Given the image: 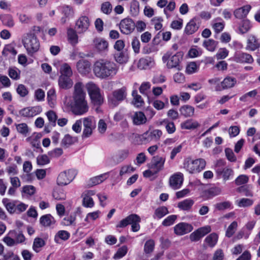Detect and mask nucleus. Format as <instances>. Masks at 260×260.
I'll return each instance as SVG.
<instances>
[{
  "label": "nucleus",
  "instance_id": "obj_61",
  "mask_svg": "<svg viewBox=\"0 0 260 260\" xmlns=\"http://www.w3.org/2000/svg\"><path fill=\"white\" fill-rule=\"evenodd\" d=\"M16 129L17 131L21 134L26 136L29 132V128L27 125L25 123H22L16 125Z\"/></svg>",
  "mask_w": 260,
  "mask_h": 260
},
{
  "label": "nucleus",
  "instance_id": "obj_27",
  "mask_svg": "<svg viewBox=\"0 0 260 260\" xmlns=\"http://www.w3.org/2000/svg\"><path fill=\"white\" fill-rule=\"evenodd\" d=\"M135 125H141L146 123L147 118L142 112H136L132 117Z\"/></svg>",
  "mask_w": 260,
  "mask_h": 260
},
{
  "label": "nucleus",
  "instance_id": "obj_42",
  "mask_svg": "<svg viewBox=\"0 0 260 260\" xmlns=\"http://www.w3.org/2000/svg\"><path fill=\"white\" fill-rule=\"evenodd\" d=\"M137 218L136 216V214H133L131 215H129V216H127L125 218L121 220L119 223L116 225V228H123L126 227L128 224H131V221L133 220H135L136 218Z\"/></svg>",
  "mask_w": 260,
  "mask_h": 260
},
{
  "label": "nucleus",
  "instance_id": "obj_10",
  "mask_svg": "<svg viewBox=\"0 0 260 260\" xmlns=\"http://www.w3.org/2000/svg\"><path fill=\"white\" fill-rule=\"evenodd\" d=\"M76 172L73 170H69L61 172L57 179L58 185L63 186L69 184L75 177Z\"/></svg>",
  "mask_w": 260,
  "mask_h": 260
},
{
  "label": "nucleus",
  "instance_id": "obj_17",
  "mask_svg": "<svg viewBox=\"0 0 260 260\" xmlns=\"http://www.w3.org/2000/svg\"><path fill=\"white\" fill-rule=\"evenodd\" d=\"M183 176L181 173H177L171 176L169 179L170 186L174 189H178L181 186Z\"/></svg>",
  "mask_w": 260,
  "mask_h": 260
},
{
  "label": "nucleus",
  "instance_id": "obj_24",
  "mask_svg": "<svg viewBox=\"0 0 260 260\" xmlns=\"http://www.w3.org/2000/svg\"><path fill=\"white\" fill-rule=\"evenodd\" d=\"M62 13L63 16L61 18L60 21L62 24H64L70 18L74 16L73 9L69 6H65L62 7Z\"/></svg>",
  "mask_w": 260,
  "mask_h": 260
},
{
  "label": "nucleus",
  "instance_id": "obj_51",
  "mask_svg": "<svg viewBox=\"0 0 260 260\" xmlns=\"http://www.w3.org/2000/svg\"><path fill=\"white\" fill-rule=\"evenodd\" d=\"M161 124L165 126L166 131L169 134H173L176 131V127L174 123L172 121H169L168 119H164Z\"/></svg>",
  "mask_w": 260,
  "mask_h": 260
},
{
  "label": "nucleus",
  "instance_id": "obj_50",
  "mask_svg": "<svg viewBox=\"0 0 260 260\" xmlns=\"http://www.w3.org/2000/svg\"><path fill=\"white\" fill-rule=\"evenodd\" d=\"M130 12L133 16H136L139 14L140 12V4L138 1L134 0L131 2Z\"/></svg>",
  "mask_w": 260,
  "mask_h": 260
},
{
  "label": "nucleus",
  "instance_id": "obj_52",
  "mask_svg": "<svg viewBox=\"0 0 260 260\" xmlns=\"http://www.w3.org/2000/svg\"><path fill=\"white\" fill-rule=\"evenodd\" d=\"M39 138L40 137H38V135H33L31 136L28 137L26 140L27 142H29L32 147L41 149L40 143L38 140Z\"/></svg>",
  "mask_w": 260,
  "mask_h": 260
},
{
  "label": "nucleus",
  "instance_id": "obj_57",
  "mask_svg": "<svg viewBox=\"0 0 260 260\" xmlns=\"http://www.w3.org/2000/svg\"><path fill=\"white\" fill-rule=\"evenodd\" d=\"M56 99L55 91L53 89H51L47 92V100L50 107H53L55 104Z\"/></svg>",
  "mask_w": 260,
  "mask_h": 260
},
{
  "label": "nucleus",
  "instance_id": "obj_40",
  "mask_svg": "<svg viewBox=\"0 0 260 260\" xmlns=\"http://www.w3.org/2000/svg\"><path fill=\"white\" fill-rule=\"evenodd\" d=\"M218 238V235L216 233H212L205 238L204 241L208 246L213 247L217 242Z\"/></svg>",
  "mask_w": 260,
  "mask_h": 260
},
{
  "label": "nucleus",
  "instance_id": "obj_12",
  "mask_svg": "<svg viewBox=\"0 0 260 260\" xmlns=\"http://www.w3.org/2000/svg\"><path fill=\"white\" fill-rule=\"evenodd\" d=\"M165 161L166 157L165 156H154L148 165V168L150 169H153L155 172L158 173L164 170Z\"/></svg>",
  "mask_w": 260,
  "mask_h": 260
},
{
  "label": "nucleus",
  "instance_id": "obj_58",
  "mask_svg": "<svg viewBox=\"0 0 260 260\" xmlns=\"http://www.w3.org/2000/svg\"><path fill=\"white\" fill-rule=\"evenodd\" d=\"M238 226L237 222L236 221H233L231 223V224L228 226L225 236L229 238L231 237L233 234L235 233L237 228Z\"/></svg>",
  "mask_w": 260,
  "mask_h": 260
},
{
  "label": "nucleus",
  "instance_id": "obj_20",
  "mask_svg": "<svg viewBox=\"0 0 260 260\" xmlns=\"http://www.w3.org/2000/svg\"><path fill=\"white\" fill-rule=\"evenodd\" d=\"M199 28L197 24V20L194 18L190 20L186 24L184 29V34L187 35H190L196 32Z\"/></svg>",
  "mask_w": 260,
  "mask_h": 260
},
{
  "label": "nucleus",
  "instance_id": "obj_53",
  "mask_svg": "<svg viewBox=\"0 0 260 260\" xmlns=\"http://www.w3.org/2000/svg\"><path fill=\"white\" fill-rule=\"evenodd\" d=\"M132 96H133V103L137 107H140L144 104V101L141 95L138 94L137 90H133L132 92Z\"/></svg>",
  "mask_w": 260,
  "mask_h": 260
},
{
  "label": "nucleus",
  "instance_id": "obj_60",
  "mask_svg": "<svg viewBox=\"0 0 260 260\" xmlns=\"http://www.w3.org/2000/svg\"><path fill=\"white\" fill-rule=\"evenodd\" d=\"M163 19L161 17H154L151 19V23L156 30H160L162 27Z\"/></svg>",
  "mask_w": 260,
  "mask_h": 260
},
{
  "label": "nucleus",
  "instance_id": "obj_43",
  "mask_svg": "<svg viewBox=\"0 0 260 260\" xmlns=\"http://www.w3.org/2000/svg\"><path fill=\"white\" fill-rule=\"evenodd\" d=\"M2 203L7 211L10 213H13L15 211L16 207L14 202L11 201L8 198H4L2 200Z\"/></svg>",
  "mask_w": 260,
  "mask_h": 260
},
{
  "label": "nucleus",
  "instance_id": "obj_55",
  "mask_svg": "<svg viewBox=\"0 0 260 260\" xmlns=\"http://www.w3.org/2000/svg\"><path fill=\"white\" fill-rule=\"evenodd\" d=\"M236 203L239 207H247L251 206L253 203V201L249 199L242 198L237 200Z\"/></svg>",
  "mask_w": 260,
  "mask_h": 260
},
{
  "label": "nucleus",
  "instance_id": "obj_22",
  "mask_svg": "<svg viewBox=\"0 0 260 260\" xmlns=\"http://www.w3.org/2000/svg\"><path fill=\"white\" fill-rule=\"evenodd\" d=\"M259 47L260 44L258 43V40L256 39L255 37L253 35L249 36L247 39L246 49L247 50L253 51L259 48Z\"/></svg>",
  "mask_w": 260,
  "mask_h": 260
},
{
  "label": "nucleus",
  "instance_id": "obj_59",
  "mask_svg": "<svg viewBox=\"0 0 260 260\" xmlns=\"http://www.w3.org/2000/svg\"><path fill=\"white\" fill-rule=\"evenodd\" d=\"M101 10L103 13L109 15L112 12V6L109 2H105L102 4Z\"/></svg>",
  "mask_w": 260,
  "mask_h": 260
},
{
  "label": "nucleus",
  "instance_id": "obj_45",
  "mask_svg": "<svg viewBox=\"0 0 260 260\" xmlns=\"http://www.w3.org/2000/svg\"><path fill=\"white\" fill-rule=\"evenodd\" d=\"M168 213V208L165 206H161L155 210L153 218L160 219Z\"/></svg>",
  "mask_w": 260,
  "mask_h": 260
},
{
  "label": "nucleus",
  "instance_id": "obj_2",
  "mask_svg": "<svg viewBox=\"0 0 260 260\" xmlns=\"http://www.w3.org/2000/svg\"><path fill=\"white\" fill-rule=\"evenodd\" d=\"M118 69V66L114 62L107 59H100L94 62L93 71L96 77L105 79L115 76Z\"/></svg>",
  "mask_w": 260,
  "mask_h": 260
},
{
  "label": "nucleus",
  "instance_id": "obj_49",
  "mask_svg": "<svg viewBox=\"0 0 260 260\" xmlns=\"http://www.w3.org/2000/svg\"><path fill=\"white\" fill-rule=\"evenodd\" d=\"M76 218V214L75 213L71 214L70 215L65 217L62 221V224L66 226H69L75 224Z\"/></svg>",
  "mask_w": 260,
  "mask_h": 260
},
{
  "label": "nucleus",
  "instance_id": "obj_13",
  "mask_svg": "<svg viewBox=\"0 0 260 260\" xmlns=\"http://www.w3.org/2000/svg\"><path fill=\"white\" fill-rule=\"evenodd\" d=\"M135 27V23L130 18H125L122 20L119 24L121 32L125 35L131 34L134 30Z\"/></svg>",
  "mask_w": 260,
  "mask_h": 260
},
{
  "label": "nucleus",
  "instance_id": "obj_4",
  "mask_svg": "<svg viewBox=\"0 0 260 260\" xmlns=\"http://www.w3.org/2000/svg\"><path fill=\"white\" fill-rule=\"evenodd\" d=\"M206 162L203 158H198L191 160L186 158L183 163V167L189 174H196L204 170L206 167Z\"/></svg>",
  "mask_w": 260,
  "mask_h": 260
},
{
  "label": "nucleus",
  "instance_id": "obj_54",
  "mask_svg": "<svg viewBox=\"0 0 260 260\" xmlns=\"http://www.w3.org/2000/svg\"><path fill=\"white\" fill-rule=\"evenodd\" d=\"M155 242L152 239H150L147 241L144 245V251L146 254H149L151 253L154 248Z\"/></svg>",
  "mask_w": 260,
  "mask_h": 260
},
{
  "label": "nucleus",
  "instance_id": "obj_30",
  "mask_svg": "<svg viewBox=\"0 0 260 260\" xmlns=\"http://www.w3.org/2000/svg\"><path fill=\"white\" fill-rule=\"evenodd\" d=\"M154 61L151 57L142 58L138 63V67L140 69H146L152 67Z\"/></svg>",
  "mask_w": 260,
  "mask_h": 260
},
{
  "label": "nucleus",
  "instance_id": "obj_7",
  "mask_svg": "<svg viewBox=\"0 0 260 260\" xmlns=\"http://www.w3.org/2000/svg\"><path fill=\"white\" fill-rule=\"evenodd\" d=\"M172 53L167 52L162 58V61L166 62L168 61L167 66L169 69L176 68L178 70H180L181 68L179 66V63L183 57V53L181 52H178L175 55H173L170 59L169 58L171 56Z\"/></svg>",
  "mask_w": 260,
  "mask_h": 260
},
{
  "label": "nucleus",
  "instance_id": "obj_46",
  "mask_svg": "<svg viewBox=\"0 0 260 260\" xmlns=\"http://www.w3.org/2000/svg\"><path fill=\"white\" fill-rule=\"evenodd\" d=\"M68 38L69 42L72 45H75L78 43V36L76 32L73 28H69L67 31Z\"/></svg>",
  "mask_w": 260,
  "mask_h": 260
},
{
  "label": "nucleus",
  "instance_id": "obj_16",
  "mask_svg": "<svg viewBox=\"0 0 260 260\" xmlns=\"http://www.w3.org/2000/svg\"><path fill=\"white\" fill-rule=\"evenodd\" d=\"M193 230L192 226L188 223L180 222L174 228V233L177 235H183L190 232Z\"/></svg>",
  "mask_w": 260,
  "mask_h": 260
},
{
  "label": "nucleus",
  "instance_id": "obj_28",
  "mask_svg": "<svg viewBox=\"0 0 260 260\" xmlns=\"http://www.w3.org/2000/svg\"><path fill=\"white\" fill-rule=\"evenodd\" d=\"M128 55L126 51H118L115 53L114 59L115 61L120 63H125L128 61Z\"/></svg>",
  "mask_w": 260,
  "mask_h": 260
},
{
  "label": "nucleus",
  "instance_id": "obj_38",
  "mask_svg": "<svg viewBox=\"0 0 260 260\" xmlns=\"http://www.w3.org/2000/svg\"><path fill=\"white\" fill-rule=\"evenodd\" d=\"M213 27L216 33H219L224 27V22L220 17H217L213 20Z\"/></svg>",
  "mask_w": 260,
  "mask_h": 260
},
{
  "label": "nucleus",
  "instance_id": "obj_3",
  "mask_svg": "<svg viewBox=\"0 0 260 260\" xmlns=\"http://www.w3.org/2000/svg\"><path fill=\"white\" fill-rule=\"evenodd\" d=\"M22 43L28 55L32 56L40 48V42L33 34H25L22 39Z\"/></svg>",
  "mask_w": 260,
  "mask_h": 260
},
{
  "label": "nucleus",
  "instance_id": "obj_18",
  "mask_svg": "<svg viewBox=\"0 0 260 260\" xmlns=\"http://www.w3.org/2000/svg\"><path fill=\"white\" fill-rule=\"evenodd\" d=\"M91 64L86 59H80L76 63L78 72L82 75H86L90 72Z\"/></svg>",
  "mask_w": 260,
  "mask_h": 260
},
{
  "label": "nucleus",
  "instance_id": "obj_32",
  "mask_svg": "<svg viewBox=\"0 0 260 260\" xmlns=\"http://www.w3.org/2000/svg\"><path fill=\"white\" fill-rule=\"evenodd\" d=\"M179 111L182 115L185 117H189L193 115L194 108L191 106L186 105L181 106Z\"/></svg>",
  "mask_w": 260,
  "mask_h": 260
},
{
  "label": "nucleus",
  "instance_id": "obj_36",
  "mask_svg": "<svg viewBox=\"0 0 260 260\" xmlns=\"http://www.w3.org/2000/svg\"><path fill=\"white\" fill-rule=\"evenodd\" d=\"M199 123L192 119H188L181 123V127L185 129H192L199 126Z\"/></svg>",
  "mask_w": 260,
  "mask_h": 260
},
{
  "label": "nucleus",
  "instance_id": "obj_35",
  "mask_svg": "<svg viewBox=\"0 0 260 260\" xmlns=\"http://www.w3.org/2000/svg\"><path fill=\"white\" fill-rule=\"evenodd\" d=\"M77 141L78 139L77 137H72L69 134H67L62 139L61 144L63 147H68Z\"/></svg>",
  "mask_w": 260,
  "mask_h": 260
},
{
  "label": "nucleus",
  "instance_id": "obj_62",
  "mask_svg": "<svg viewBox=\"0 0 260 260\" xmlns=\"http://www.w3.org/2000/svg\"><path fill=\"white\" fill-rule=\"evenodd\" d=\"M237 191L246 197H252L253 195L249 186H240L237 188Z\"/></svg>",
  "mask_w": 260,
  "mask_h": 260
},
{
  "label": "nucleus",
  "instance_id": "obj_37",
  "mask_svg": "<svg viewBox=\"0 0 260 260\" xmlns=\"http://www.w3.org/2000/svg\"><path fill=\"white\" fill-rule=\"evenodd\" d=\"M70 237V234L67 231H59L55 235L54 241L56 243H60V240L66 241L69 239Z\"/></svg>",
  "mask_w": 260,
  "mask_h": 260
},
{
  "label": "nucleus",
  "instance_id": "obj_6",
  "mask_svg": "<svg viewBox=\"0 0 260 260\" xmlns=\"http://www.w3.org/2000/svg\"><path fill=\"white\" fill-rule=\"evenodd\" d=\"M126 91L127 89L125 86L113 91L112 94L108 96L109 104L114 107L117 106L121 102L126 99Z\"/></svg>",
  "mask_w": 260,
  "mask_h": 260
},
{
  "label": "nucleus",
  "instance_id": "obj_8",
  "mask_svg": "<svg viewBox=\"0 0 260 260\" xmlns=\"http://www.w3.org/2000/svg\"><path fill=\"white\" fill-rule=\"evenodd\" d=\"M225 166V161L222 159L218 160L215 166V171L218 175L222 176L224 181H227L233 176L234 171L231 168Z\"/></svg>",
  "mask_w": 260,
  "mask_h": 260
},
{
  "label": "nucleus",
  "instance_id": "obj_11",
  "mask_svg": "<svg viewBox=\"0 0 260 260\" xmlns=\"http://www.w3.org/2000/svg\"><path fill=\"white\" fill-rule=\"evenodd\" d=\"M82 120L84 127L82 137L88 138L92 135V131L95 127V121L91 116L84 118Z\"/></svg>",
  "mask_w": 260,
  "mask_h": 260
},
{
  "label": "nucleus",
  "instance_id": "obj_14",
  "mask_svg": "<svg viewBox=\"0 0 260 260\" xmlns=\"http://www.w3.org/2000/svg\"><path fill=\"white\" fill-rule=\"evenodd\" d=\"M211 231V227L209 225L200 228L190 235V240L192 242L198 241L205 235L210 233Z\"/></svg>",
  "mask_w": 260,
  "mask_h": 260
},
{
  "label": "nucleus",
  "instance_id": "obj_33",
  "mask_svg": "<svg viewBox=\"0 0 260 260\" xmlns=\"http://www.w3.org/2000/svg\"><path fill=\"white\" fill-rule=\"evenodd\" d=\"M9 236L14 237L16 245L23 243L25 241V237L21 231L12 230L9 232Z\"/></svg>",
  "mask_w": 260,
  "mask_h": 260
},
{
  "label": "nucleus",
  "instance_id": "obj_48",
  "mask_svg": "<svg viewBox=\"0 0 260 260\" xmlns=\"http://www.w3.org/2000/svg\"><path fill=\"white\" fill-rule=\"evenodd\" d=\"M60 76H66L70 78L73 75L72 69L69 64L67 63H63L60 70Z\"/></svg>",
  "mask_w": 260,
  "mask_h": 260
},
{
  "label": "nucleus",
  "instance_id": "obj_1",
  "mask_svg": "<svg viewBox=\"0 0 260 260\" xmlns=\"http://www.w3.org/2000/svg\"><path fill=\"white\" fill-rule=\"evenodd\" d=\"M81 82H77L74 85L73 94V102L71 108L72 112L76 115H82L87 113L89 109L87 102L85 100L86 93L83 90Z\"/></svg>",
  "mask_w": 260,
  "mask_h": 260
},
{
  "label": "nucleus",
  "instance_id": "obj_21",
  "mask_svg": "<svg viewBox=\"0 0 260 260\" xmlns=\"http://www.w3.org/2000/svg\"><path fill=\"white\" fill-rule=\"evenodd\" d=\"M109 177V173H106L91 178L87 182V185L92 187L103 182Z\"/></svg>",
  "mask_w": 260,
  "mask_h": 260
},
{
  "label": "nucleus",
  "instance_id": "obj_31",
  "mask_svg": "<svg viewBox=\"0 0 260 260\" xmlns=\"http://www.w3.org/2000/svg\"><path fill=\"white\" fill-rule=\"evenodd\" d=\"M193 204L194 201L193 200L187 199L179 202L177 207L182 210L189 211L191 209Z\"/></svg>",
  "mask_w": 260,
  "mask_h": 260
},
{
  "label": "nucleus",
  "instance_id": "obj_29",
  "mask_svg": "<svg viewBox=\"0 0 260 260\" xmlns=\"http://www.w3.org/2000/svg\"><path fill=\"white\" fill-rule=\"evenodd\" d=\"M237 83V80L235 78L227 76L221 82V85L222 89H226L234 87Z\"/></svg>",
  "mask_w": 260,
  "mask_h": 260
},
{
  "label": "nucleus",
  "instance_id": "obj_19",
  "mask_svg": "<svg viewBox=\"0 0 260 260\" xmlns=\"http://www.w3.org/2000/svg\"><path fill=\"white\" fill-rule=\"evenodd\" d=\"M234 60L239 63H252L254 61L250 54L245 52H240L236 54L234 57Z\"/></svg>",
  "mask_w": 260,
  "mask_h": 260
},
{
  "label": "nucleus",
  "instance_id": "obj_47",
  "mask_svg": "<svg viewBox=\"0 0 260 260\" xmlns=\"http://www.w3.org/2000/svg\"><path fill=\"white\" fill-rule=\"evenodd\" d=\"M222 189L219 187H213L206 190L205 193L208 198L218 196L221 193Z\"/></svg>",
  "mask_w": 260,
  "mask_h": 260
},
{
  "label": "nucleus",
  "instance_id": "obj_15",
  "mask_svg": "<svg viewBox=\"0 0 260 260\" xmlns=\"http://www.w3.org/2000/svg\"><path fill=\"white\" fill-rule=\"evenodd\" d=\"M90 25L89 18L85 16H81L76 22V28L78 33H83L88 28Z\"/></svg>",
  "mask_w": 260,
  "mask_h": 260
},
{
  "label": "nucleus",
  "instance_id": "obj_23",
  "mask_svg": "<svg viewBox=\"0 0 260 260\" xmlns=\"http://www.w3.org/2000/svg\"><path fill=\"white\" fill-rule=\"evenodd\" d=\"M93 45L95 49L99 52H104L108 50V43L102 38L94 39Z\"/></svg>",
  "mask_w": 260,
  "mask_h": 260
},
{
  "label": "nucleus",
  "instance_id": "obj_41",
  "mask_svg": "<svg viewBox=\"0 0 260 260\" xmlns=\"http://www.w3.org/2000/svg\"><path fill=\"white\" fill-rule=\"evenodd\" d=\"M218 42L213 39L206 40L204 41L203 46L208 51L213 52L217 48Z\"/></svg>",
  "mask_w": 260,
  "mask_h": 260
},
{
  "label": "nucleus",
  "instance_id": "obj_44",
  "mask_svg": "<svg viewBox=\"0 0 260 260\" xmlns=\"http://www.w3.org/2000/svg\"><path fill=\"white\" fill-rule=\"evenodd\" d=\"M45 241L41 238H36L34 239L32 248L36 252H39L41 250V248L45 245Z\"/></svg>",
  "mask_w": 260,
  "mask_h": 260
},
{
  "label": "nucleus",
  "instance_id": "obj_34",
  "mask_svg": "<svg viewBox=\"0 0 260 260\" xmlns=\"http://www.w3.org/2000/svg\"><path fill=\"white\" fill-rule=\"evenodd\" d=\"M40 222L44 226H49L55 223V221L53 216L50 214H46L42 216L40 219Z\"/></svg>",
  "mask_w": 260,
  "mask_h": 260
},
{
  "label": "nucleus",
  "instance_id": "obj_64",
  "mask_svg": "<svg viewBox=\"0 0 260 260\" xmlns=\"http://www.w3.org/2000/svg\"><path fill=\"white\" fill-rule=\"evenodd\" d=\"M214 206L216 209L219 211H221L231 208L232 206V203L230 201H225L217 203L214 205Z\"/></svg>",
  "mask_w": 260,
  "mask_h": 260
},
{
  "label": "nucleus",
  "instance_id": "obj_26",
  "mask_svg": "<svg viewBox=\"0 0 260 260\" xmlns=\"http://www.w3.org/2000/svg\"><path fill=\"white\" fill-rule=\"evenodd\" d=\"M73 83L71 78L66 76H60L58 78V85L61 89H69L72 87Z\"/></svg>",
  "mask_w": 260,
  "mask_h": 260
},
{
  "label": "nucleus",
  "instance_id": "obj_39",
  "mask_svg": "<svg viewBox=\"0 0 260 260\" xmlns=\"http://www.w3.org/2000/svg\"><path fill=\"white\" fill-rule=\"evenodd\" d=\"M251 27L250 21L248 19H244L239 26V33L242 35L246 34L250 29Z\"/></svg>",
  "mask_w": 260,
  "mask_h": 260
},
{
  "label": "nucleus",
  "instance_id": "obj_9",
  "mask_svg": "<svg viewBox=\"0 0 260 260\" xmlns=\"http://www.w3.org/2000/svg\"><path fill=\"white\" fill-rule=\"evenodd\" d=\"M162 133L161 131L159 129H149L141 135L139 138L142 142L147 143L151 141L156 142L158 141L162 136Z\"/></svg>",
  "mask_w": 260,
  "mask_h": 260
},
{
  "label": "nucleus",
  "instance_id": "obj_25",
  "mask_svg": "<svg viewBox=\"0 0 260 260\" xmlns=\"http://www.w3.org/2000/svg\"><path fill=\"white\" fill-rule=\"evenodd\" d=\"M250 5H246L238 9L234 12V15L237 18L242 19L247 16L251 9Z\"/></svg>",
  "mask_w": 260,
  "mask_h": 260
},
{
  "label": "nucleus",
  "instance_id": "obj_63",
  "mask_svg": "<svg viewBox=\"0 0 260 260\" xmlns=\"http://www.w3.org/2000/svg\"><path fill=\"white\" fill-rule=\"evenodd\" d=\"M127 252V248L125 246H123L119 248L116 253L114 254L113 258L118 259L123 257Z\"/></svg>",
  "mask_w": 260,
  "mask_h": 260
},
{
  "label": "nucleus",
  "instance_id": "obj_56",
  "mask_svg": "<svg viewBox=\"0 0 260 260\" xmlns=\"http://www.w3.org/2000/svg\"><path fill=\"white\" fill-rule=\"evenodd\" d=\"M49 122V124L52 126L56 125V121L57 118L56 113L52 110L48 111L46 114Z\"/></svg>",
  "mask_w": 260,
  "mask_h": 260
},
{
  "label": "nucleus",
  "instance_id": "obj_5",
  "mask_svg": "<svg viewBox=\"0 0 260 260\" xmlns=\"http://www.w3.org/2000/svg\"><path fill=\"white\" fill-rule=\"evenodd\" d=\"M86 88L92 102L95 105H101L103 103L104 98L101 93L100 89L93 82L86 84Z\"/></svg>",
  "mask_w": 260,
  "mask_h": 260
}]
</instances>
